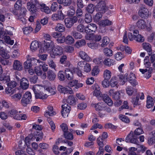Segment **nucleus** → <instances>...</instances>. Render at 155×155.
I'll return each instance as SVG.
<instances>
[{
    "label": "nucleus",
    "instance_id": "69168bd1",
    "mask_svg": "<svg viewBox=\"0 0 155 155\" xmlns=\"http://www.w3.org/2000/svg\"><path fill=\"white\" fill-rule=\"evenodd\" d=\"M124 57V56L120 52L117 53L115 55V58L118 61L121 60Z\"/></svg>",
    "mask_w": 155,
    "mask_h": 155
},
{
    "label": "nucleus",
    "instance_id": "412c9836",
    "mask_svg": "<svg viewBox=\"0 0 155 155\" xmlns=\"http://www.w3.org/2000/svg\"><path fill=\"white\" fill-rule=\"evenodd\" d=\"M86 38L87 39L94 40L96 41H98L101 39V37L99 35H87Z\"/></svg>",
    "mask_w": 155,
    "mask_h": 155
},
{
    "label": "nucleus",
    "instance_id": "3c124183",
    "mask_svg": "<svg viewBox=\"0 0 155 155\" xmlns=\"http://www.w3.org/2000/svg\"><path fill=\"white\" fill-rule=\"evenodd\" d=\"M85 22L87 23L91 22L92 21V17L91 15L89 13H86L84 18Z\"/></svg>",
    "mask_w": 155,
    "mask_h": 155
},
{
    "label": "nucleus",
    "instance_id": "423d86ee",
    "mask_svg": "<svg viewBox=\"0 0 155 155\" xmlns=\"http://www.w3.org/2000/svg\"><path fill=\"white\" fill-rule=\"evenodd\" d=\"M96 10L102 13H104L107 8L106 6L105 2L104 1L100 2L96 6Z\"/></svg>",
    "mask_w": 155,
    "mask_h": 155
},
{
    "label": "nucleus",
    "instance_id": "7ed1b4c3",
    "mask_svg": "<svg viewBox=\"0 0 155 155\" xmlns=\"http://www.w3.org/2000/svg\"><path fill=\"white\" fill-rule=\"evenodd\" d=\"M31 101V93L26 92L23 96L21 104L24 106H26L27 104L30 103Z\"/></svg>",
    "mask_w": 155,
    "mask_h": 155
},
{
    "label": "nucleus",
    "instance_id": "c85d7f7f",
    "mask_svg": "<svg viewBox=\"0 0 155 155\" xmlns=\"http://www.w3.org/2000/svg\"><path fill=\"white\" fill-rule=\"evenodd\" d=\"M39 47V44L37 41H33L31 45L30 49L32 51L36 50Z\"/></svg>",
    "mask_w": 155,
    "mask_h": 155
},
{
    "label": "nucleus",
    "instance_id": "37998d69",
    "mask_svg": "<svg viewBox=\"0 0 155 155\" xmlns=\"http://www.w3.org/2000/svg\"><path fill=\"white\" fill-rule=\"evenodd\" d=\"M0 55L5 59H8L10 58V55L8 54L4 49H0Z\"/></svg>",
    "mask_w": 155,
    "mask_h": 155
},
{
    "label": "nucleus",
    "instance_id": "49530a36",
    "mask_svg": "<svg viewBox=\"0 0 155 155\" xmlns=\"http://www.w3.org/2000/svg\"><path fill=\"white\" fill-rule=\"evenodd\" d=\"M111 72L108 70H105L104 72L103 76L105 79H110L111 77Z\"/></svg>",
    "mask_w": 155,
    "mask_h": 155
},
{
    "label": "nucleus",
    "instance_id": "c03bdc74",
    "mask_svg": "<svg viewBox=\"0 0 155 155\" xmlns=\"http://www.w3.org/2000/svg\"><path fill=\"white\" fill-rule=\"evenodd\" d=\"M71 35L76 39H81L82 37V35L81 33L74 31L72 32Z\"/></svg>",
    "mask_w": 155,
    "mask_h": 155
},
{
    "label": "nucleus",
    "instance_id": "a18cd8bd",
    "mask_svg": "<svg viewBox=\"0 0 155 155\" xmlns=\"http://www.w3.org/2000/svg\"><path fill=\"white\" fill-rule=\"evenodd\" d=\"M74 41V39L70 35H68L65 38V41L66 43L68 44H71Z\"/></svg>",
    "mask_w": 155,
    "mask_h": 155
},
{
    "label": "nucleus",
    "instance_id": "4c0bfd02",
    "mask_svg": "<svg viewBox=\"0 0 155 155\" xmlns=\"http://www.w3.org/2000/svg\"><path fill=\"white\" fill-rule=\"evenodd\" d=\"M85 44L86 42L85 40L84 39H81L77 41L74 45L76 48H79L82 46L85 45Z\"/></svg>",
    "mask_w": 155,
    "mask_h": 155
},
{
    "label": "nucleus",
    "instance_id": "aec40b11",
    "mask_svg": "<svg viewBox=\"0 0 155 155\" xmlns=\"http://www.w3.org/2000/svg\"><path fill=\"white\" fill-rule=\"evenodd\" d=\"M109 94L110 95H112L113 98L115 100H118L120 99V91L114 92L113 90L110 89L109 91Z\"/></svg>",
    "mask_w": 155,
    "mask_h": 155
},
{
    "label": "nucleus",
    "instance_id": "f3484780",
    "mask_svg": "<svg viewBox=\"0 0 155 155\" xmlns=\"http://www.w3.org/2000/svg\"><path fill=\"white\" fill-rule=\"evenodd\" d=\"M36 6L38 7V9H40L41 11L44 12L47 14L49 13L50 12V10L49 8L47 6L44 4H38Z\"/></svg>",
    "mask_w": 155,
    "mask_h": 155
},
{
    "label": "nucleus",
    "instance_id": "1a4fd4ad",
    "mask_svg": "<svg viewBox=\"0 0 155 155\" xmlns=\"http://www.w3.org/2000/svg\"><path fill=\"white\" fill-rule=\"evenodd\" d=\"M12 68L14 71H21L23 70L22 63L20 61L15 60L13 62Z\"/></svg>",
    "mask_w": 155,
    "mask_h": 155
},
{
    "label": "nucleus",
    "instance_id": "052dcab7",
    "mask_svg": "<svg viewBox=\"0 0 155 155\" xmlns=\"http://www.w3.org/2000/svg\"><path fill=\"white\" fill-rule=\"evenodd\" d=\"M58 5L56 2H53L50 8L51 11L53 12L56 11L58 8Z\"/></svg>",
    "mask_w": 155,
    "mask_h": 155
},
{
    "label": "nucleus",
    "instance_id": "338daca9",
    "mask_svg": "<svg viewBox=\"0 0 155 155\" xmlns=\"http://www.w3.org/2000/svg\"><path fill=\"white\" fill-rule=\"evenodd\" d=\"M81 8H78L76 11V16L77 18H80L83 16V11Z\"/></svg>",
    "mask_w": 155,
    "mask_h": 155
},
{
    "label": "nucleus",
    "instance_id": "72a5a7b5",
    "mask_svg": "<svg viewBox=\"0 0 155 155\" xmlns=\"http://www.w3.org/2000/svg\"><path fill=\"white\" fill-rule=\"evenodd\" d=\"M67 101V103L70 105H74L76 104L75 98L72 95H70L68 97Z\"/></svg>",
    "mask_w": 155,
    "mask_h": 155
},
{
    "label": "nucleus",
    "instance_id": "bb28decb",
    "mask_svg": "<svg viewBox=\"0 0 155 155\" xmlns=\"http://www.w3.org/2000/svg\"><path fill=\"white\" fill-rule=\"evenodd\" d=\"M115 62L114 60L109 58H105L104 60L103 64L107 66H110L114 64Z\"/></svg>",
    "mask_w": 155,
    "mask_h": 155
},
{
    "label": "nucleus",
    "instance_id": "58836bf2",
    "mask_svg": "<svg viewBox=\"0 0 155 155\" xmlns=\"http://www.w3.org/2000/svg\"><path fill=\"white\" fill-rule=\"evenodd\" d=\"M64 138L67 140H72L74 138L73 135L72 133L69 132L68 131L63 134Z\"/></svg>",
    "mask_w": 155,
    "mask_h": 155
},
{
    "label": "nucleus",
    "instance_id": "2f4dec72",
    "mask_svg": "<svg viewBox=\"0 0 155 155\" xmlns=\"http://www.w3.org/2000/svg\"><path fill=\"white\" fill-rule=\"evenodd\" d=\"M146 22L143 19H140L138 20L137 23V25L138 28L141 29H144L146 27Z\"/></svg>",
    "mask_w": 155,
    "mask_h": 155
},
{
    "label": "nucleus",
    "instance_id": "f8f14e48",
    "mask_svg": "<svg viewBox=\"0 0 155 155\" xmlns=\"http://www.w3.org/2000/svg\"><path fill=\"white\" fill-rule=\"evenodd\" d=\"M64 17V15L62 13V11L60 10L57 13L53 14L51 18L53 21H58L63 20Z\"/></svg>",
    "mask_w": 155,
    "mask_h": 155
},
{
    "label": "nucleus",
    "instance_id": "e433bc0d",
    "mask_svg": "<svg viewBox=\"0 0 155 155\" xmlns=\"http://www.w3.org/2000/svg\"><path fill=\"white\" fill-rule=\"evenodd\" d=\"M10 80V76L9 75L2 74L0 76V81H2L4 82H8Z\"/></svg>",
    "mask_w": 155,
    "mask_h": 155
},
{
    "label": "nucleus",
    "instance_id": "f704fd0d",
    "mask_svg": "<svg viewBox=\"0 0 155 155\" xmlns=\"http://www.w3.org/2000/svg\"><path fill=\"white\" fill-rule=\"evenodd\" d=\"M55 30L59 32H62L64 31L65 28L64 26L60 23L58 24L55 28Z\"/></svg>",
    "mask_w": 155,
    "mask_h": 155
},
{
    "label": "nucleus",
    "instance_id": "680f3d73",
    "mask_svg": "<svg viewBox=\"0 0 155 155\" xmlns=\"http://www.w3.org/2000/svg\"><path fill=\"white\" fill-rule=\"evenodd\" d=\"M97 143L99 147H103L104 144L103 143L104 139L99 137L97 140Z\"/></svg>",
    "mask_w": 155,
    "mask_h": 155
},
{
    "label": "nucleus",
    "instance_id": "39448f33",
    "mask_svg": "<svg viewBox=\"0 0 155 155\" xmlns=\"http://www.w3.org/2000/svg\"><path fill=\"white\" fill-rule=\"evenodd\" d=\"M125 141L127 142H130L137 145L139 143L135 135L134 134L133 132L132 131H131L126 137Z\"/></svg>",
    "mask_w": 155,
    "mask_h": 155
},
{
    "label": "nucleus",
    "instance_id": "473e14b6",
    "mask_svg": "<svg viewBox=\"0 0 155 155\" xmlns=\"http://www.w3.org/2000/svg\"><path fill=\"white\" fill-rule=\"evenodd\" d=\"M136 95V97H132V101L131 102L134 105L137 106L139 104L138 101L140 94L137 93Z\"/></svg>",
    "mask_w": 155,
    "mask_h": 155
},
{
    "label": "nucleus",
    "instance_id": "20e7f679",
    "mask_svg": "<svg viewBox=\"0 0 155 155\" xmlns=\"http://www.w3.org/2000/svg\"><path fill=\"white\" fill-rule=\"evenodd\" d=\"M78 18L75 16L72 17L66 18L64 20L65 24L67 28H70L73 26L74 23L78 21Z\"/></svg>",
    "mask_w": 155,
    "mask_h": 155
},
{
    "label": "nucleus",
    "instance_id": "79ce46f5",
    "mask_svg": "<svg viewBox=\"0 0 155 155\" xmlns=\"http://www.w3.org/2000/svg\"><path fill=\"white\" fill-rule=\"evenodd\" d=\"M58 2L60 4H63L64 6H69L71 4V0H57Z\"/></svg>",
    "mask_w": 155,
    "mask_h": 155
},
{
    "label": "nucleus",
    "instance_id": "864d4df0",
    "mask_svg": "<svg viewBox=\"0 0 155 155\" xmlns=\"http://www.w3.org/2000/svg\"><path fill=\"white\" fill-rule=\"evenodd\" d=\"M86 10L89 13H93L94 10V8L93 5L91 4L88 5L87 7Z\"/></svg>",
    "mask_w": 155,
    "mask_h": 155
},
{
    "label": "nucleus",
    "instance_id": "4468645a",
    "mask_svg": "<svg viewBox=\"0 0 155 155\" xmlns=\"http://www.w3.org/2000/svg\"><path fill=\"white\" fill-rule=\"evenodd\" d=\"M134 39L138 42H143L144 41V38L141 35L139 34L138 30H135L134 31Z\"/></svg>",
    "mask_w": 155,
    "mask_h": 155
},
{
    "label": "nucleus",
    "instance_id": "13d9d810",
    "mask_svg": "<svg viewBox=\"0 0 155 155\" xmlns=\"http://www.w3.org/2000/svg\"><path fill=\"white\" fill-rule=\"evenodd\" d=\"M47 121L51 126V128L52 130V131H54L56 127L55 124L52 120L50 118L47 119Z\"/></svg>",
    "mask_w": 155,
    "mask_h": 155
},
{
    "label": "nucleus",
    "instance_id": "ea45409f",
    "mask_svg": "<svg viewBox=\"0 0 155 155\" xmlns=\"http://www.w3.org/2000/svg\"><path fill=\"white\" fill-rule=\"evenodd\" d=\"M111 24V22L107 19L102 20L99 23L100 26L103 27L110 25Z\"/></svg>",
    "mask_w": 155,
    "mask_h": 155
},
{
    "label": "nucleus",
    "instance_id": "dca6fc26",
    "mask_svg": "<svg viewBox=\"0 0 155 155\" xmlns=\"http://www.w3.org/2000/svg\"><path fill=\"white\" fill-rule=\"evenodd\" d=\"M101 97L108 106H112L113 104V101L107 94H104Z\"/></svg>",
    "mask_w": 155,
    "mask_h": 155
},
{
    "label": "nucleus",
    "instance_id": "393cba45",
    "mask_svg": "<svg viewBox=\"0 0 155 155\" xmlns=\"http://www.w3.org/2000/svg\"><path fill=\"white\" fill-rule=\"evenodd\" d=\"M126 90L127 94L130 96L133 94H137V90L131 86H128L126 89Z\"/></svg>",
    "mask_w": 155,
    "mask_h": 155
},
{
    "label": "nucleus",
    "instance_id": "0eeeda50",
    "mask_svg": "<svg viewBox=\"0 0 155 155\" xmlns=\"http://www.w3.org/2000/svg\"><path fill=\"white\" fill-rule=\"evenodd\" d=\"M63 52V48L59 46H56L52 49V53L51 54L52 58H54L56 56L60 55Z\"/></svg>",
    "mask_w": 155,
    "mask_h": 155
},
{
    "label": "nucleus",
    "instance_id": "8fccbe9b",
    "mask_svg": "<svg viewBox=\"0 0 155 155\" xmlns=\"http://www.w3.org/2000/svg\"><path fill=\"white\" fill-rule=\"evenodd\" d=\"M103 52L104 54L107 56H111L112 54V51L110 49L107 48H104Z\"/></svg>",
    "mask_w": 155,
    "mask_h": 155
},
{
    "label": "nucleus",
    "instance_id": "4be33fe9",
    "mask_svg": "<svg viewBox=\"0 0 155 155\" xmlns=\"http://www.w3.org/2000/svg\"><path fill=\"white\" fill-rule=\"evenodd\" d=\"M79 55L81 59L86 61H89L91 60L90 58L84 51H79Z\"/></svg>",
    "mask_w": 155,
    "mask_h": 155
},
{
    "label": "nucleus",
    "instance_id": "5701e85b",
    "mask_svg": "<svg viewBox=\"0 0 155 155\" xmlns=\"http://www.w3.org/2000/svg\"><path fill=\"white\" fill-rule=\"evenodd\" d=\"M105 104L103 102H99L97 104H93L95 109L97 111L102 110L104 108Z\"/></svg>",
    "mask_w": 155,
    "mask_h": 155
},
{
    "label": "nucleus",
    "instance_id": "6e6d98bb",
    "mask_svg": "<svg viewBox=\"0 0 155 155\" xmlns=\"http://www.w3.org/2000/svg\"><path fill=\"white\" fill-rule=\"evenodd\" d=\"M104 58L102 56H100L98 58H96L93 60V62L94 63L97 64H103L104 62Z\"/></svg>",
    "mask_w": 155,
    "mask_h": 155
},
{
    "label": "nucleus",
    "instance_id": "a878e982",
    "mask_svg": "<svg viewBox=\"0 0 155 155\" xmlns=\"http://www.w3.org/2000/svg\"><path fill=\"white\" fill-rule=\"evenodd\" d=\"M65 78L68 80H71L73 78V75L72 71L68 69H66L65 70Z\"/></svg>",
    "mask_w": 155,
    "mask_h": 155
},
{
    "label": "nucleus",
    "instance_id": "2eb2a0df",
    "mask_svg": "<svg viewBox=\"0 0 155 155\" xmlns=\"http://www.w3.org/2000/svg\"><path fill=\"white\" fill-rule=\"evenodd\" d=\"M20 84L21 87L23 89H26L29 87L28 81L26 78H23L20 80Z\"/></svg>",
    "mask_w": 155,
    "mask_h": 155
},
{
    "label": "nucleus",
    "instance_id": "c756f323",
    "mask_svg": "<svg viewBox=\"0 0 155 155\" xmlns=\"http://www.w3.org/2000/svg\"><path fill=\"white\" fill-rule=\"evenodd\" d=\"M48 111H46L45 113V117H48V116H52L56 114L55 112L52 111L53 108L52 106H48Z\"/></svg>",
    "mask_w": 155,
    "mask_h": 155
},
{
    "label": "nucleus",
    "instance_id": "a211bd4d",
    "mask_svg": "<svg viewBox=\"0 0 155 155\" xmlns=\"http://www.w3.org/2000/svg\"><path fill=\"white\" fill-rule=\"evenodd\" d=\"M56 76L55 73L52 70H49L47 72V79L50 81H54Z\"/></svg>",
    "mask_w": 155,
    "mask_h": 155
},
{
    "label": "nucleus",
    "instance_id": "0e129e2a",
    "mask_svg": "<svg viewBox=\"0 0 155 155\" xmlns=\"http://www.w3.org/2000/svg\"><path fill=\"white\" fill-rule=\"evenodd\" d=\"M35 71L36 74L38 76H41L42 73L41 68L40 67L36 66L35 67Z\"/></svg>",
    "mask_w": 155,
    "mask_h": 155
},
{
    "label": "nucleus",
    "instance_id": "f257e3e1",
    "mask_svg": "<svg viewBox=\"0 0 155 155\" xmlns=\"http://www.w3.org/2000/svg\"><path fill=\"white\" fill-rule=\"evenodd\" d=\"M144 64L147 68H149L147 69H140V71L143 74H144V76L147 79L151 77V74L153 71L152 68H150L151 66V63L149 61V56H147L145 57L144 60Z\"/></svg>",
    "mask_w": 155,
    "mask_h": 155
},
{
    "label": "nucleus",
    "instance_id": "774afa93",
    "mask_svg": "<svg viewBox=\"0 0 155 155\" xmlns=\"http://www.w3.org/2000/svg\"><path fill=\"white\" fill-rule=\"evenodd\" d=\"M134 133L135 135H139L143 134L144 132L141 128L138 127L135 130Z\"/></svg>",
    "mask_w": 155,
    "mask_h": 155
},
{
    "label": "nucleus",
    "instance_id": "c9c22d12",
    "mask_svg": "<svg viewBox=\"0 0 155 155\" xmlns=\"http://www.w3.org/2000/svg\"><path fill=\"white\" fill-rule=\"evenodd\" d=\"M154 105L152 98L150 96H148L147 101V107L149 108L152 107Z\"/></svg>",
    "mask_w": 155,
    "mask_h": 155
},
{
    "label": "nucleus",
    "instance_id": "bf43d9fd",
    "mask_svg": "<svg viewBox=\"0 0 155 155\" xmlns=\"http://www.w3.org/2000/svg\"><path fill=\"white\" fill-rule=\"evenodd\" d=\"M48 62L50 68L52 69H55L56 67V64L52 59H50L48 60Z\"/></svg>",
    "mask_w": 155,
    "mask_h": 155
},
{
    "label": "nucleus",
    "instance_id": "f03ea898",
    "mask_svg": "<svg viewBox=\"0 0 155 155\" xmlns=\"http://www.w3.org/2000/svg\"><path fill=\"white\" fill-rule=\"evenodd\" d=\"M38 88L39 87L35 85L32 88L34 93L35 98L42 99L46 98L48 97L47 95L46 94L39 92Z\"/></svg>",
    "mask_w": 155,
    "mask_h": 155
},
{
    "label": "nucleus",
    "instance_id": "b1692460",
    "mask_svg": "<svg viewBox=\"0 0 155 155\" xmlns=\"http://www.w3.org/2000/svg\"><path fill=\"white\" fill-rule=\"evenodd\" d=\"M147 11L148 10L146 8H142L139 10L138 14L142 18H145L148 16Z\"/></svg>",
    "mask_w": 155,
    "mask_h": 155
},
{
    "label": "nucleus",
    "instance_id": "e2e57ef3",
    "mask_svg": "<svg viewBox=\"0 0 155 155\" xmlns=\"http://www.w3.org/2000/svg\"><path fill=\"white\" fill-rule=\"evenodd\" d=\"M32 31V28L31 27H26L23 28V31L24 33L25 34H27L31 32Z\"/></svg>",
    "mask_w": 155,
    "mask_h": 155
},
{
    "label": "nucleus",
    "instance_id": "5fc2aeb1",
    "mask_svg": "<svg viewBox=\"0 0 155 155\" xmlns=\"http://www.w3.org/2000/svg\"><path fill=\"white\" fill-rule=\"evenodd\" d=\"M120 49L122 51H124L125 50V52L128 54L131 53L132 50L130 47H125L123 45H121L120 47Z\"/></svg>",
    "mask_w": 155,
    "mask_h": 155
},
{
    "label": "nucleus",
    "instance_id": "7c9ffc66",
    "mask_svg": "<svg viewBox=\"0 0 155 155\" xmlns=\"http://www.w3.org/2000/svg\"><path fill=\"white\" fill-rule=\"evenodd\" d=\"M77 30L80 32H83L84 31L87 33L88 32V30L86 29V27L83 24H80L76 27Z\"/></svg>",
    "mask_w": 155,
    "mask_h": 155
},
{
    "label": "nucleus",
    "instance_id": "de8ad7c7",
    "mask_svg": "<svg viewBox=\"0 0 155 155\" xmlns=\"http://www.w3.org/2000/svg\"><path fill=\"white\" fill-rule=\"evenodd\" d=\"M119 118L122 121L126 123H129L130 122V119L126 116L123 115H119Z\"/></svg>",
    "mask_w": 155,
    "mask_h": 155
},
{
    "label": "nucleus",
    "instance_id": "a19ab883",
    "mask_svg": "<svg viewBox=\"0 0 155 155\" xmlns=\"http://www.w3.org/2000/svg\"><path fill=\"white\" fill-rule=\"evenodd\" d=\"M69 9L68 11L67 15L69 16H72L75 13V8L73 6L71 5L69 7Z\"/></svg>",
    "mask_w": 155,
    "mask_h": 155
},
{
    "label": "nucleus",
    "instance_id": "9b49d317",
    "mask_svg": "<svg viewBox=\"0 0 155 155\" xmlns=\"http://www.w3.org/2000/svg\"><path fill=\"white\" fill-rule=\"evenodd\" d=\"M58 89L60 93L64 94H71L73 93V91L71 88L69 87L65 88L61 85H58Z\"/></svg>",
    "mask_w": 155,
    "mask_h": 155
},
{
    "label": "nucleus",
    "instance_id": "6e6552de",
    "mask_svg": "<svg viewBox=\"0 0 155 155\" xmlns=\"http://www.w3.org/2000/svg\"><path fill=\"white\" fill-rule=\"evenodd\" d=\"M61 107V114L62 116L64 118L68 117L71 110V107L68 104H65L62 105Z\"/></svg>",
    "mask_w": 155,
    "mask_h": 155
},
{
    "label": "nucleus",
    "instance_id": "4d7b16f0",
    "mask_svg": "<svg viewBox=\"0 0 155 155\" xmlns=\"http://www.w3.org/2000/svg\"><path fill=\"white\" fill-rule=\"evenodd\" d=\"M18 111L15 109H13L8 112V114L11 117H14L16 114L18 113Z\"/></svg>",
    "mask_w": 155,
    "mask_h": 155
},
{
    "label": "nucleus",
    "instance_id": "ddd939ff",
    "mask_svg": "<svg viewBox=\"0 0 155 155\" xmlns=\"http://www.w3.org/2000/svg\"><path fill=\"white\" fill-rule=\"evenodd\" d=\"M32 1L31 5L30 7H28V9L29 10L31 13L36 14L38 11V7H37L36 6L37 4H38L36 3V5H35L34 3H33L34 2H36L37 1L36 0H31Z\"/></svg>",
    "mask_w": 155,
    "mask_h": 155
},
{
    "label": "nucleus",
    "instance_id": "9d476101",
    "mask_svg": "<svg viewBox=\"0 0 155 155\" xmlns=\"http://www.w3.org/2000/svg\"><path fill=\"white\" fill-rule=\"evenodd\" d=\"M54 45V42L52 41H50L47 42L45 41L43 47V51H51Z\"/></svg>",
    "mask_w": 155,
    "mask_h": 155
},
{
    "label": "nucleus",
    "instance_id": "6ab92c4d",
    "mask_svg": "<svg viewBox=\"0 0 155 155\" xmlns=\"http://www.w3.org/2000/svg\"><path fill=\"white\" fill-rule=\"evenodd\" d=\"M97 28L96 25L94 23L89 24L86 26V29L88 30L87 33L91 32L92 34L94 33L96 30Z\"/></svg>",
    "mask_w": 155,
    "mask_h": 155
},
{
    "label": "nucleus",
    "instance_id": "09e8293b",
    "mask_svg": "<svg viewBox=\"0 0 155 155\" xmlns=\"http://www.w3.org/2000/svg\"><path fill=\"white\" fill-rule=\"evenodd\" d=\"M102 41V43L101 44V46L105 47L108 44L110 40L107 37H105L103 38Z\"/></svg>",
    "mask_w": 155,
    "mask_h": 155
},
{
    "label": "nucleus",
    "instance_id": "603ef678",
    "mask_svg": "<svg viewBox=\"0 0 155 155\" xmlns=\"http://www.w3.org/2000/svg\"><path fill=\"white\" fill-rule=\"evenodd\" d=\"M24 67L25 69H29L32 67L31 62L29 58L24 62Z\"/></svg>",
    "mask_w": 155,
    "mask_h": 155
},
{
    "label": "nucleus",
    "instance_id": "cd10ccee",
    "mask_svg": "<svg viewBox=\"0 0 155 155\" xmlns=\"http://www.w3.org/2000/svg\"><path fill=\"white\" fill-rule=\"evenodd\" d=\"M142 45L143 49L148 52L149 55H151L152 54V49L150 45L148 43H143L142 44Z\"/></svg>",
    "mask_w": 155,
    "mask_h": 155
}]
</instances>
